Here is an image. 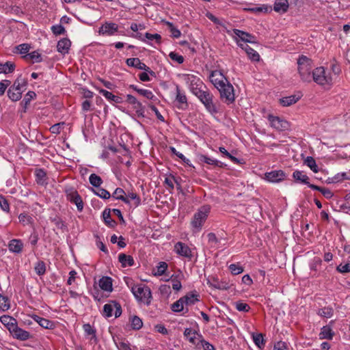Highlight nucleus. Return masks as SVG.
Listing matches in <instances>:
<instances>
[{
  "label": "nucleus",
  "instance_id": "24",
  "mask_svg": "<svg viewBox=\"0 0 350 350\" xmlns=\"http://www.w3.org/2000/svg\"><path fill=\"white\" fill-rule=\"evenodd\" d=\"M71 45V42L68 38L60 40L57 44V51L64 55L68 53Z\"/></svg>",
  "mask_w": 350,
  "mask_h": 350
},
{
  "label": "nucleus",
  "instance_id": "5",
  "mask_svg": "<svg viewBox=\"0 0 350 350\" xmlns=\"http://www.w3.org/2000/svg\"><path fill=\"white\" fill-rule=\"evenodd\" d=\"M220 94V98L224 102L228 105L232 103L234 101V88L232 84L228 81L217 88Z\"/></svg>",
  "mask_w": 350,
  "mask_h": 350
},
{
  "label": "nucleus",
  "instance_id": "45",
  "mask_svg": "<svg viewBox=\"0 0 350 350\" xmlns=\"http://www.w3.org/2000/svg\"><path fill=\"white\" fill-rule=\"evenodd\" d=\"M36 273L38 275H43L46 272V265L42 260H39L36 262L34 267Z\"/></svg>",
  "mask_w": 350,
  "mask_h": 350
},
{
  "label": "nucleus",
  "instance_id": "23",
  "mask_svg": "<svg viewBox=\"0 0 350 350\" xmlns=\"http://www.w3.org/2000/svg\"><path fill=\"white\" fill-rule=\"evenodd\" d=\"M198 159L201 162H204L208 165L217 166V167H219L221 168L224 167L226 166V164L223 163L222 162L217 161L216 159H211V158L207 157L206 155L199 154Z\"/></svg>",
  "mask_w": 350,
  "mask_h": 350
},
{
  "label": "nucleus",
  "instance_id": "48",
  "mask_svg": "<svg viewBox=\"0 0 350 350\" xmlns=\"http://www.w3.org/2000/svg\"><path fill=\"white\" fill-rule=\"evenodd\" d=\"M83 330L86 335L92 336L91 339L96 340V329L90 324L86 323L83 325Z\"/></svg>",
  "mask_w": 350,
  "mask_h": 350
},
{
  "label": "nucleus",
  "instance_id": "17",
  "mask_svg": "<svg viewBox=\"0 0 350 350\" xmlns=\"http://www.w3.org/2000/svg\"><path fill=\"white\" fill-rule=\"evenodd\" d=\"M175 250L179 255L191 258L192 253L191 249L186 244L182 242H178L174 246Z\"/></svg>",
  "mask_w": 350,
  "mask_h": 350
},
{
  "label": "nucleus",
  "instance_id": "46",
  "mask_svg": "<svg viewBox=\"0 0 350 350\" xmlns=\"http://www.w3.org/2000/svg\"><path fill=\"white\" fill-rule=\"evenodd\" d=\"M90 184L95 187H98L103 183L101 178L96 174H92L89 177Z\"/></svg>",
  "mask_w": 350,
  "mask_h": 350
},
{
  "label": "nucleus",
  "instance_id": "40",
  "mask_svg": "<svg viewBox=\"0 0 350 350\" xmlns=\"http://www.w3.org/2000/svg\"><path fill=\"white\" fill-rule=\"evenodd\" d=\"M304 164L310 168V170L317 173L319 172V167L317 166L314 159L312 157H307L304 160Z\"/></svg>",
  "mask_w": 350,
  "mask_h": 350
},
{
  "label": "nucleus",
  "instance_id": "33",
  "mask_svg": "<svg viewBox=\"0 0 350 350\" xmlns=\"http://www.w3.org/2000/svg\"><path fill=\"white\" fill-rule=\"evenodd\" d=\"M22 92L10 86L8 90V96L12 101L19 100L22 97Z\"/></svg>",
  "mask_w": 350,
  "mask_h": 350
},
{
  "label": "nucleus",
  "instance_id": "62",
  "mask_svg": "<svg viewBox=\"0 0 350 350\" xmlns=\"http://www.w3.org/2000/svg\"><path fill=\"white\" fill-rule=\"evenodd\" d=\"M16 49L21 54H27V53L29 51L30 46L28 44H21L18 45Z\"/></svg>",
  "mask_w": 350,
  "mask_h": 350
},
{
  "label": "nucleus",
  "instance_id": "61",
  "mask_svg": "<svg viewBox=\"0 0 350 350\" xmlns=\"http://www.w3.org/2000/svg\"><path fill=\"white\" fill-rule=\"evenodd\" d=\"M0 206L3 211L5 212H9L10 205L8 202V200L3 196H0Z\"/></svg>",
  "mask_w": 350,
  "mask_h": 350
},
{
  "label": "nucleus",
  "instance_id": "64",
  "mask_svg": "<svg viewBox=\"0 0 350 350\" xmlns=\"http://www.w3.org/2000/svg\"><path fill=\"white\" fill-rule=\"evenodd\" d=\"M116 345L119 350H132L130 344L127 342L121 341L118 343H116Z\"/></svg>",
  "mask_w": 350,
  "mask_h": 350
},
{
  "label": "nucleus",
  "instance_id": "9",
  "mask_svg": "<svg viewBox=\"0 0 350 350\" xmlns=\"http://www.w3.org/2000/svg\"><path fill=\"white\" fill-rule=\"evenodd\" d=\"M67 199L72 203L75 204L77 210L82 211L83 209V202L81 197L76 190L72 189L66 191Z\"/></svg>",
  "mask_w": 350,
  "mask_h": 350
},
{
  "label": "nucleus",
  "instance_id": "57",
  "mask_svg": "<svg viewBox=\"0 0 350 350\" xmlns=\"http://www.w3.org/2000/svg\"><path fill=\"white\" fill-rule=\"evenodd\" d=\"M94 193L103 199H109L111 197L109 192L103 188H99L97 191H94Z\"/></svg>",
  "mask_w": 350,
  "mask_h": 350
},
{
  "label": "nucleus",
  "instance_id": "14",
  "mask_svg": "<svg viewBox=\"0 0 350 350\" xmlns=\"http://www.w3.org/2000/svg\"><path fill=\"white\" fill-rule=\"evenodd\" d=\"M118 30V25L111 22H105L98 30L100 35L112 36Z\"/></svg>",
  "mask_w": 350,
  "mask_h": 350
},
{
  "label": "nucleus",
  "instance_id": "34",
  "mask_svg": "<svg viewBox=\"0 0 350 350\" xmlns=\"http://www.w3.org/2000/svg\"><path fill=\"white\" fill-rule=\"evenodd\" d=\"M310 188L320 191L322 193V195L327 199H330L334 196L332 191L330 189L325 187H321L315 185H310Z\"/></svg>",
  "mask_w": 350,
  "mask_h": 350
},
{
  "label": "nucleus",
  "instance_id": "26",
  "mask_svg": "<svg viewBox=\"0 0 350 350\" xmlns=\"http://www.w3.org/2000/svg\"><path fill=\"white\" fill-rule=\"evenodd\" d=\"M301 98L300 95H291L280 99V104L283 107H288L297 103Z\"/></svg>",
  "mask_w": 350,
  "mask_h": 350
},
{
  "label": "nucleus",
  "instance_id": "4",
  "mask_svg": "<svg viewBox=\"0 0 350 350\" xmlns=\"http://www.w3.org/2000/svg\"><path fill=\"white\" fill-rule=\"evenodd\" d=\"M210 211L211 206L206 204L200 207L198 211L194 214L191 224L195 229V232L201 230L202 226L207 219Z\"/></svg>",
  "mask_w": 350,
  "mask_h": 350
},
{
  "label": "nucleus",
  "instance_id": "15",
  "mask_svg": "<svg viewBox=\"0 0 350 350\" xmlns=\"http://www.w3.org/2000/svg\"><path fill=\"white\" fill-rule=\"evenodd\" d=\"M176 101L178 103L176 105L179 109H186L188 107L187 98L185 93L182 92L179 87L176 85Z\"/></svg>",
  "mask_w": 350,
  "mask_h": 350
},
{
  "label": "nucleus",
  "instance_id": "25",
  "mask_svg": "<svg viewBox=\"0 0 350 350\" xmlns=\"http://www.w3.org/2000/svg\"><path fill=\"white\" fill-rule=\"evenodd\" d=\"M239 46H241L247 54L248 57L255 62H258L260 59V55L259 54L252 48H251L247 44L243 45V44H239Z\"/></svg>",
  "mask_w": 350,
  "mask_h": 350
},
{
  "label": "nucleus",
  "instance_id": "36",
  "mask_svg": "<svg viewBox=\"0 0 350 350\" xmlns=\"http://www.w3.org/2000/svg\"><path fill=\"white\" fill-rule=\"evenodd\" d=\"M112 196L117 200H122L126 204L130 203L129 198L125 197V191L122 188L116 189L112 194Z\"/></svg>",
  "mask_w": 350,
  "mask_h": 350
},
{
  "label": "nucleus",
  "instance_id": "41",
  "mask_svg": "<svg viewBox=\"0 0 350 350\" xmlns=\"http://www.w3.org/2000/svg\"><path fill=\"white\" fill-rule=\"evenodd\" d=\"M23 58L26 60H31L32 62H42V57L40 54L35 51L31 53L26 54L23 56Z\"/></svg>",
  "mask_w": 350,
  "mask_h": 350
},
{
  "label": "nucleus",
  "instance_id": "28",
  "mask_svg": "<svg viewBox=\"0 0 350 350\" xmlns=\"http://www.w3.org/2000/svg\"><path fill=\"white\" fill-rule=\"evenodd\" d=\"M118 260L121 263L122 267H126L127 266L131 267L134 265V259L130 255H126L125 254H120L118 256Z\"/></svg>",
  "mask_w": 350,
  "mask_h": 350
},
{
  "label": "nucleus",
  "instance_id": "42",
  "mask_svg": "<svg viewBox=\"0 0 350 350\" xmlns=\"http://www.w3.org/2000/svg\"><path fill=\"white\" fill-rule=\"evenodd\" d=\"M36 181L38 184H44L46 180V174L42 169L36 170Z\"/></svg>",
  "mask_w": 350,
  "mask_h": 350
},
{
  "label": "nucleus",
  "instance_id": "49",
  "mask_svg": "<svg viewBox=\"0 0 350 350\" xmlns=\"http://www.w3.org/2000/svg\"><path fill=\"white\" fill-rule=\"evenodd\" d=\"M333 313L334 310L332 308L324 307L319 310L318 314L325 318H330L333 315Z\"/></svg>",
  "mask_w": 350,
  "mask_h": 350
},
{
  "label": "nucleus",
  "instance_id": "52",
  "mask_svg": "<svg viewBox=\"0 0 350 350\" xmlns=\"http://www.w3.org/2000/svg\"><path fill=\"white\" fill-rule=\"evenodd\" d=\"M253 340L256 346L262 348L265 346V341L262 334H257L253 336Z\"/></svg>",
  "mask_w": 350,
  "mask_h": 350
},
{
  "label": "nucleus",
  "instance_id": "20",
  "mask_svg": "<svg viewBox=\"0 0 350 350\" xmlns=\"http://www.w3.org/2000/svg\"><path fill=\"white\" fill-rule=\"evenodd\" d=\"M32 318L36 322H37L43 328L53 329L55 327L54 322H53L50 320H48L46 319L40 317L38 315L34 314L32 316Z\"/></svg>",
  "mask_w": 350,
  "mask_h": 350
},
{
  "label": "nucleus",
  "instance_id": "38",
  "mask_svg": "<svg viewBox=\"0 0 350 350\" xmlns=\"http://www.w3.org/2000/svg\"><path fill=\"white\" fill-rule=\"evenodd\" d=\"M103 217L105 221V223L109 227H114L116 225V221L111 219V211L110 209H105L103 213Z\"/></svg>",
  "mask_w": 350,
  "mask_h": 350
},
{
  "label": "nucleus",
  "instance_id": "35",
  "mask_svg": "<svg viewBox=\"0 0 350 350\" xmlns=\"http://www.w3.org/2000/svg\"><path fill=\"white\" fill-rule=\"evenodd\" d=\"M15 64L12 62H6L5 64L0 63V74L11 73L15 69Z\"/></svg>",
  "mask_w": 350,
  "mask_h": 350
},
{
  "label": "nucleus",
  "instance_id": "19",
  "mask_svg": "<svg viewBox=\"0 0 350 350\" xmlns=\"http://www.w3.org/2000/svg\"><path fill=\"white\" fill-rule=\"evenodd\" d=\"M233 31L234 34L242 41L249 43H257L256 41V38L252 34L237 29H234Z\"/></svg>",
  "mask_w": 350,
  "mask_h": 350
},
{
  "label": "nucleus",
  "instance_id": "63",
  "mask_svg": "<svg viewBox=\"0 0 350 350\" xmlns=\"http://www.w3.org/2000/svg\"><path fill=\"white\" fill-rule=\"evenodd\" d=\"M137 93L150 100H152L154 96L152 92L148 90L140 89L137 90Z\"/></svg>",
  "mask_w": 350,
  "mask_h": 350
},
{
  "label": "nucleus",
  "instance_id": "56",
  "mask_svg": "<svg viewBox=\"0 0 350 350\" xmlns=\"http://www.w3.org/2000/svg\"><path fill=\"white\" fill-rule=\"evenodd\" d=\"M64 122L55 124L51 126L49 130L53 134H59L60 133L62 129L64 128Z\"/></svg>",
  "mask_w": 350,
  "mask_h": 350
},
{
  "label": "nucleus",
  "instance_id": "58",
  "mask_svg": "<svg viewBox=\"0 0 350 350\" xmlns=\"http://www.w3.org/2000/svg\"><path fill=\"white\" fill-rule=\"evenodd\" d=\"M229 269L233 275H238L243 271V268L236 264H231L229 266Z\"/></svg>",
  "mask_w": 350,
  "mask_h": 350
},
{
  "label": "nucleus",
  "instance_id": "8",
  "mask_svg": "<svg viewBox=\"0 0 350 350\" xmlns=\"http://www.w3.org/2000/svg\"><path fill=\"white\" fill-rule=\"evenodd\" d=\"M115 309V317L118 318L122 314L121 305L116 301H110L103 306V315L107 318L113 315V311Z\"/></svg>",
  "mask_w": 350,
  "mask_h": 350
},
{
  "label": "nucleus",
  "instance_id": "55",
  "mask_svg": "<svg viewBox=\"0 0 350 350\" xmlns=\"http://www.w3.org/2000/svg\"><path fill=\"white\" fill-rule=\"evenodd\" d=\"M234 304L236 309L240 312H248L250 310V306L245 303L237 301Z\"/></svg>",
  "mask_w": 350,
  "mask_h": 350
},
{
  "label": "nucleus",
  "instance_id": "59",
  "mask_svg": "<svg viewBox=\"0 0 350 350\" xmlns=\"http://www.w3.org/2000/svg\"><path fill=\"white\" fill-rule=\"evenodd\" d=\"M199 336L200 338V342L201 343L202 347H203V349L204 350H215V349L213 345L210 344L208 342L204 340L202 338V335H199Z\"/></svg>",
  "mask_w": 350,
  "mask_h": 350
},
{
  "label": "nucleus",
  "instance_id": "18",
  "mask_svg": "<svg viewBox=\"0 0 350 350\" xmlns=\"http://www.w3.org/2000/svg\"><path fill=\"white\" fill-rule=\"evenodd\" d=\"M96 89L100 94H102L106 99H107L108 100H109L111 102H113V103H117V104H120L123 102V100L121 97H120L118 96H116V95L113 94L111 92H110L106 90L99 88H96Z\"/></svg>",
  "mask_w": 350,
  "mask_h": 350
},
{
  "label": "nucleus",
  "instance_id": "53",
  "mask_svg": "<svg viewBox=\"0 0 350 350\" xmlns=\"http://www.w3.org/2000/svg\"><path fill=\"white\" fill-rule=\"evenodd\" d=\"M336 271L340 273H347L350 272V261L345 264H340L336 267Z\"/></svg>",
  "mask_w": 350,
  "mask_h": 350
},
{
  "label": "nucleus",
  "instance_id": "13",
  "mask_svg": "<svg viewBox=\"0 0 350 350\" xmlns=\"http://www.w3.org/2000/svg\"><path fill=\"white\" fill-rule=\"evenodd\" d=\"M271 126L279 131H284L288 129V122L280 118L278 116L269 115L268 118Z\"/></svg>",
  "mask_w": 350,
  "mask_h": 350
},
{
  "label": "nucleus",
  "instance_id": "39",
  "mask_svg": "<svg viewBox=\"0 0 350 350\" xmlns=\"http://www.w3.org/2000/svg\"><path fill=\"white\" fill-rule=\"evenodd\" d=\"M198 334L196 331L192 330L191 328H186L184 332V336L187 340L193 345H198L196 343V335Z\"/></svg>",
  "mask_w": 350,
  "mask_h": 350
},
{
  "label": "nucleus",
  "instance_id": "60",
  "mask_svg": "<svg viewBox=\"0 0 350 350\" xmlns=\"http://www.w3.org/2000/svg\"><path fill=\"white\" fill-rule=\"evenodd\" d=\"M51 30L55 35H61L65 33V28L61 25L52 26Z\"/></svg>",
  "mask_w": 350,
  "mask_h": 350
},
{
  "label": "nucleus",
  "instance_id": "43",
  "mask_svg": "<svg viewBox=\"0 0 350 350\" xmlns=\"http://www.w3.org/2000/svg\"><path fill=\"white\" fill-rule=\"evenodd\" d=\"M10 308V301L6 296L0 294V309L7 311Z\"/></svg>",
  "mask_w": 350,
  "mask_h": 350
},
{
  "label": "nucleus",
  "instance_id": "6",
  "mask_svg": "<svg viewBox=\"0 0 350 350\" xmlns=\"http://www.w3.org/2000/svg\"><path fill=\"white\" fill-rule=\"evenodd\" d=\"M312 79L319 85H324L331 84L332 79L329 75H326L323 67L316 68L312 70Z\"/></svg>",
  "mask_w": 350,
  "mask_h": 350
},
{
  "label": "nucleus",
  "instance_id": "7",
  "mask_svg": "<svg viewBox=\"0 0 350 350\" xmlns=\"http://www.w3.org/2000/svg\"><path fill=\"white\" fill-rule=\"evenodd\" d=\"M185 81L194 95L197 94V92L202 90L203 88L206 86L200 78L193 75H185Z\"/></svg>",
  "mask_w": 350,
  "mask_h": 350
},
{
  "label": "nucleus",
  "instance_id": "29",
  "mask_svg": "<svg viewBox=\"0 0 350 350\" xmlns=\"http://www.w3.org/2000/svg\"><path fill=\"white\" fill-rule=\"evenodd\" d=\"M27 85V79L22 77V75H20L14 81L12 87L14 88L15 89H18V91H20V92H23V91L26 89Z\"/></svg>",
  "mask_w": 350,
  "mask_h": 350
},
{
  "label": "nucleus",
  "instance_id": "32",
  "mask_svg": "<svg viewBox=\"0 0 350 350\" xmlns=\"http://www.w3.org/2000/svg\"><path fill=\"white\" fill-rule=\"evenodd\" d=\"M333 336H334V332L329 326L326 325V326H323L321 328V332L319 334L320 339L331 340V339H332Z\"/></svg>",
  "mask_w": 350,
  "mask_h": 350
},
{
  "label": "nucleus",
  "instance_id": "21",
  "mask_svg": "<svg viewBox=\"0 0 350 350\" xmlns=\"http://www.w3.org/2000/svg\"><path fill=\"white\" fill-rule=\"evenodd\" d=\"M293 178L297 183L307 185L309 187L310 185H312L310 184L309 182V177L306 174H305L302 171L295 170L293 173Z\"/></svg>",
  "mask_w": 350,
  "mask_h": 350
},
{
  "label": "nucleus",
  "instance_id": "54",
  "mask_svg": "<svg viewBox=\"0 0 350 350\" xmlns=\"http://www.w3.org/2000/svg\"><path fill=\"white\" fill-rule=\"evenodd\" d=\"M157 271L154 273L155 275L161 276L163 275L167 269V264L165 262H160L157 267Z\"/></svg>",
  "mask_w": 350,
  "mask_h": 350
},
{
  "label": "nucleus",
  "instance_id": "22",
  "mask_svg": "<svg viewBox=\"0 0 350 350\" xmlns=\"http://www.w3.org/2000/svg\"><path fill=\"white\" fill-rule=\"evenodd\" d=\"M0 322L7 327L10 332L17 323L16 319L5 314L0 317Z\"/></svg>",
  "mask_w": 350,
  "mask_h": 350
},
{
  "label": "nucleus",
  "instance_id": "47",
  "mask_svg": "<svg viewBox=\"0 0 350 350\" xmlns=\"http://www.w3.org/2000/svg\"><path fill=\"white\" fill-rule=\"evenodd\" d=\"M184 305L183 299L180 297L178 300L172 304L171 309L173 312H180L183 310Z\"/></svg>",
  "mask_w": 350,
  "mask_h": 350
},
{
  "label": "nucleus",
  "instance_id": "2",
  "mask_svg": "<svg viewBox=\"0 0 350 350\" xmlns=\"http://www.w3.org/2000/svg\"><path fill=\"white\" fill-rule=\"evenodd\" d=\"M298 72L301 80L304 82L312 81V61L308 57L302 55L297 59Z\"/></svg>",
  "mask_w": 350,
  "mask_h": 350
},
{
  "label": "nucleus",
  "instance_id": "37",
  "mask_svg": "<svg viewBox=\"0 0 350 350\" xmlns=\"http://www.w3.org/2000/svg\"><path fill=\"white\" fill-rule=\"evenodd\" d=\"M198 297V295L196 294H187L181 298L183 299L184 304L186 306H191L199 301Z\"/></svg>",
  "mask_w": 350,
  "mask_h": 350
},
{
  "label": "nucleus",
  "instance_id": "27",
  "mask_svg": "<svg viewBox=\"0 0 350 350\" xmlns=\"http://www.w3.org/2000/svg\"><path fill=\"white\" fill-rule=\"evenodd\" d=\"M98 284L100 288L105 291L111 292L113 290L112 280L110 277H103L100 279Z\"/></svg>",
  "mask_w": 350,
  "mask_h": 350
},
{
  "label": "nucleus",
  "instance_id": "16",
  "mask_svg": "<svg viewBox=\"0 0 350 350\" xmlns=\"http://www.w3.org/2000/svg\"><path fill=\"white\" fill-rule=\"evenodd\" d=\"M266 179L271 183H278L284 180L286 176L282 170H275L265 174Z\"/></svg>",
  "mask_w": 350,
  "mask_h": 350
},
{
  "label": "nucleus",
  "instance_id": "30",
  "mask_svg": "<svg viewBox=\"0 0 350 350\" xmlns=\"http://www.w3.org/2000/svg\"><path fill=\"white\" fill-rule=\"evenodd\" d=\"M23 244L21 240L12 239L9 243V250L14 253H20L22 251Z\"/></svg>",
  "mask_w": 350,
  "mask_h": 350
},
{
  "label": "nucleus",
  "instance_id": "44",
  "mask_svg": "<svg viewBox=\"0 0 350 350\" xmlns=\"http://www.w3.org/2000/svg\"><path fill=\"white\" fill-rule=\"evenodd\" d=\"M36 96V94L33 91H29L25 96L23 100L21 102V104L23 105V107L26 109L29 104L30 103L31 100L33 99Z\"/></svg>",
  "mask_w": 350,
  "mask_h": 350
},
{
  "label": "nucleus",
  "instance_id": "12",
  "mask_svg": "<svg viewBox=\"0 0 350 350\" xmlns=\"http://www.w3.org/2000/svg\"><path fill=\"white\" fill-rule=\"evenodd\" d=\"M10 333L11 334L14 338L21 341L27 340L31 337V335L29 332L25 331L22 328L19 327L17 323L13 327V329L11 330Z\"/></svg>",
  "mask_w": 350,
  "mask_h": 350
},
{
  "label": "nucleus",
  "instance_id": "1",
  "mask_svg": "<svg viewBox=\"0 0 350 350\" xmlns=\"http://www.w3.org/2000/svg\"><path fill=\"white\" fill-rule=\"evenodd\" d=\"M126 282L138 301L143 302L147 306L150 304L152 297L150 288L148 286L142 284H135L131 279H128Z\"/></svg>",
  "mask_w": 350,
  "mask_h": 350
},
{
  "label": "nucleus",
  "instance_id": "50",
  "mask_svg": "<svg viewBox=\"0 0 350 350\" xmlns=\"http://www.w3.org/2000/svg\"><path fill=\"white\" fill-rule=\"evenodd\" d=\"M245 10L249 11L251 12H267L269 10V8L266 5L262 6H254L244 8Z\"/></svg>",
  "mask_w": 350,
  "mask_h": 350
},
{
  "label": "nucleus",
  "instance_id": "11",
  "mask_svg": "<svg viewBox=\"0 0 350 350\" xmlns=\"http://www.w3.org/2000/svg\"><path fill=\"white\" fill-rule=\"evenodd\" d=\"M210 80L217 89L221 86L222 87L224 84L228 81L225 76L221 72L217 70L211 72L210 75Z\"/></svg>",
  "mask_w": 350,
  "mask_h": 350
},
{
  "label": "nucleus",
  "instance_id": "10",
  "mask_svg": "<svg viewBox=\"0 0 350 350\" xmlns=\"http://www.w3.org/2000/svg\"><path fill=\"white\" fill-rule=\"evenodd\" d=\"M126 63L130 67L145 70L148 72L150 75L155 77V72L152 71L144 63L141 62L140 59L137 57L129 58L126 59Z\"/></svg>",
  "mask_w": 350,
  "mask_h": 350
},
{
  "label": "nucleus",
  "instance_id": "3",
  "mask_svg": "<svg viewBox=\"0 0 350 350\" xmlns=\"http://www.w3.org/2000/svg\"><path fill=\"white\" fill-rule=\"evenodd\" d=\"M195 96L202 102L209 113L211 114L218 113L219 110L217 104L213 101L214 96L206 86L203 88L202 90L197 92Z\"/></svg>",
  "mask_w": 350,
  "mask_h": 350
},
{
  "label": "nucleus",
  "instance_id": "51",
  "mask_svg": "<svg viewBox=\"0 0 350 350\" xmlns=\"http://www.w3.org/2000/svg\"><path fill=\"white\" fill-rule=\"evenodd\" d=\"M143 325L142 319L137 317L134 316L131 319V327L133 329H139Z\"/></svg>",
  "mask_w": 350,
  "mask_h": 350
},
{
  "label": "nucleus",
  "instance_id": "31",
  "mask_svg": "<svg viewBox=\"0 0 350 350\" xmlns=\"http://www.w3.org/2000/svg\"><path fill=\"white\" fill-rule=\"evenodd\" d=\"M288 8V2L287 0H278L274 3V10L278 12L284 13Z\"/></svg>",
  "mask_w": 350,
  "mask_h": 350
}]
</instances>
